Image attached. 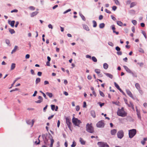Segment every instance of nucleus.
<instances>
[{
    "mask_svg": "<svg viewBox=\"0 0 147 147\" xmlns=\"http://www.w3.org/2000/svg\"><path fill=\"white\" fill-rule=\"evenodd\" d=\"M117 115L124 117L127 116V113L124 111V108L122 107L121 109H119L117 112Z\"/></svg>",
    "mask_w": 147,
    "mask_h": 147,
    "instance_id": "nucleus-1",
    "label": "nucleus"
},
{
    "mask_svg": "<svg viewBox=\"0 0 147 147\" xmlns=\"http://www.w3.org/2000/svg\"><path fill=\"white\" fill-rule=\"evenodd\" d=\"M86 131L88 132L92 133L94 131V128L91 124L87 123L86 126Z\"/></svg>",
    "mask_w": 147,
    "mask_h": 147,
    "instance_id": "nucleus-2",
    "label": "nucleus"
},
{
    "mask_svg": "<svg viewBox=\"0 0 147 147\" xmlns=\"http://www.w3.org/2000/svg\"><path fill=\"white\" fill-rule=\"evenodd\" d=\"M136 129H133L129 131V138H131L136 135Z\"/></svg>",
    "mask_w": 147,
    "mask_h": 147,
    "instance_id": "nucleus-3",
    "label": "nucleus"
},
{
    "mask_svg": "<svg viewBox=\"0 0 147 147\" xmlns=\"http://www.w3.org/2000/svg\"><path fill=\"white\" fill-rule=\"evenodd\" d=\"M97 144L99 147H109V145L106 142H98Z\"/></svg>",
    "mask_w": 147,
    "mask_h": 147,
    "instance_id": "nucleus-4",
    "label": "nucleus"
},
{
    "mask_svg": "<svg viewBox=\"0 0 147 147\" xmlns=\"http://www.w3.org/2000/svg\"><path fill=\"white\" fill-rule=\"evenodd\" d=\"M73 123L76 126H78L81 122L80 120H78L77 118L73 117L72 119Z\"/></svg>",
    "mask_w": 147,
    "mask_h": 147,
    "instance_id": "nucleus-5",
    "label": "nucleus"
},
{
    "mask_svg": "<svg viewBox=\"0 0 147 147\" xmlns=\"http://www.w3.org/2000/svg\"><path fill=\"white\" fill-rule=\"evenodd\" d=\"M66 123L69 129L71 130V123L70 121V119L69 117L65 118Z\"/></svg>",
    "mask_w": 147,
    "mask_h": 147,
    "instance_id": "nucleus-6",
    "label": "nucleus"
},
{
    "mask_svg": "<svg viewBox=\"0 0 147 147\" xmlns=\"http://www.w3.org/2000/svg\"><path fill=\"white\" fill-rule=\"evenodd\" d=\"M96 125L98 127L102 128L104 127L105 124L103 121H101L98 122Z\"/></svg>",
    "mask_w": 147,
    "mask_h": 147,
    "instance_id": "nucleus-7",
    "label": "nucleus"
},
{
    "mask_svg": "<svg viewBox=\"0 0 147 147\" xmlns=\"http://www.w3.org/2000/svg\"><path fill=\"white\" fill-rule=\"evenodd\" d=\"M124 136L123 132V130H121L118 131L117 133V136L118 138L121 139Z\"/></svg>",
    "mask_w": 147,
    "mask_h": 147,
    "instance_id": "nucleus-8",
    "label": "nucleus"
},
{
    "mask_svg": "<svg viewBox=\"0 0 147 147\" xmlns=\"http://www.w3.org/2000/svg\"><path fill=\"white\" fill-rule=\"evenodd\" d=\"M46 136L45 134H42V137L44 140L45 144L46 145H49V144L48 143V140L47 139Z\"/></svg>",
    "mask_w": 147,
    "mask_h": 147,
    "instance_id": "nucleus-9",
    "label": "nucleus"
},
{
    "mask_svg": "<svg viewBox=\"0 0 147 147\" xmlns=\"http://www.w3.org/2000/svg\"><path fill=\"white\" fill-rule=\"evenodd\" d=\"M123 67L127 72L133 75H134L133 73L130 69H129L125 65H124Z\"/></svg>",
    "mask_w": 147,
    "mask_h": 147,
    "instance_id": "nucleus-10",
    "label": "nucleus"
},
{
    "mask_svg": "<svg viewBox=\"0 0 147 147\" xmlns=\"http://www.w3.org/2000/svg\"><path fill=\"white\" fill-rule=\"evenodd\" d=\"M38 99H39V100H38L37 101H36L35 102L36 103H40L42 102L43 98L41 96H38Z\"/></svg>",
    "mask_w": 147,
    "mask_h": 147,
    "instance_id": "nucleus-11",
    "label": "nucleus"
},
{
    "mask_svg": "<svg viewBox=\"0 0 147 147\" xmlns=\"http://www.w3.org/2000/svg\"><path fill=\"white\" fill-rule=\"evenodd\" d=\"M126 92L127 94L131 97L133 98V95L131 92L129 90L126 89Z\"/></svg>",
    "mask_w": 147,
    "mask_h": 147,
    "instance_id": "nucleus-12",
    "label": "nucleus"
},
{
    "mask_svg": "<svg viewBox=\"0 0 147 147\" xmlns=\"http://www.w3.org/2000/svg\"><path fill=\"white\" fill-rule=\"evenodd\" d=\"M49 138H50L51 144L50 145V147H52L53 144L54 142V140L53 139L51 135H50V137H49Z\"/></svg>",
    "mask_w": 147,
    "mask_h": 147,
    "instance_id": "nucleus-13",
    "label": "nucleus"
},
{
    "mask_svg": "<svg viewBox=\"0 0 147 147\" xmlns=\"http://www.w3.org/2000/svg\"><path fill=\"white\" fill-rule=\"evenodd\" d=\"M38 13V12L37 11H35L34 12H32L30 14V16L32 17H33L34 16H36L37 15Z\"/></svg>",
    "mask_w": 147,
    "mask_h": 147,
    "instance_id": "nucleus-14",
    "label": "nucleus"
},
{
    "mask_svg": "<svg viewBox=\"0 0 147 147\" xmlns=\"http://www.w3.org/2000/svg\"><path fill=\"white\" fill-rule=\"evenodd\" d=\"M117 132V130L116 129H113L111 131V133L112 135H115Z\"/></svg>",
    "mask_w": 147,
    "mask_h": 147,
    "instance_id": "nucleus-15",
    "label": "nucleus"
},
{
    "mask_svg": "<svg viewBox=\"0 0 147 147\" xmlns=\"http://www.w3.org/2000/svg\"><path fill=\"white\" fill-rule=\"evenodd\" d=\"M80 142L82 144L84 145L85 144V141H84L81 138H80Z\"/></svg>",
    "mask_w": 147,
    "mask_h": 147,
    "instance_id": "nucleus-16",
    "label": "nucleus"
},
{
    "mask_svg": "<svg viewBox=\"0 0 147 147\" xmlns=\"http://www.w3.org/2000/svg\"><path fill=\"white\" fill-rule=\"evenodd\" d=\"M147 141V138H144L143 140L141 141V143L143 145H144L145 144V141Z\"/></svg>",
    "mask_w": 147,
    "mask_h": 147,
    "instance_id": "nucleus-17",
    "label": "nucleus"
},
{
    "mask_svg": "<svg viewBox=\"0 0 147 147\" xmlns=\"http://www.w3.org/2000/svg\"><path fill=\"white\" fill-rule=\"evenodd\" d=\"M91 116L94 118H95L96 117L95 113L94 111L92 110L91 111Z\"/></svg>",
    "mask_w": 147,
    "mask_h": 147,
    "instance_id": "nucleus-18",
    "label": "nucleus"
},
{
    "mask_svg": "<svg viewBox=\"0 0 147 147\" xmlns=\"http://www.w3.org/2000/svg\"><path fill=\"white\" fill-rule=\"evenodd\" d=\"M135 86L136 89H138V90H139L140 89V85L138 83H136L135 84Z\"/></svg>",
    "mask_w": 147,
    "mask_h": 147,
    "instance_id": "nucleus-19",
    "label": "nucleus"
},
{
    "mask_svg": "<svg viewBox=\"0 0 147 147\" xmlns=\"http://www.w3.org/2000/svg\"><path fill=\"white\" fill-rule=\"evenodd\" d=\"M137 4V3L136 2L131 3L130 4V7L132 8L136 6Z\"/></svg>",
    "mask_w": 147,
    "mask_h": 147,
    "instance_id": "nucleus-20",
    "label": "nucleus"
},
{
    "mask_svg": "<svg viewBox=\"0 0 147 147\" xmlns=\"http://www.w3.org/2000/svg\"><path fill=\"white\" fill-rule=\"evenodd\" d=\"M83 27L84 29L86 30L87 31H89V28L88 27V26L85 24H84L83 25Z\"/></svg>",
    "mask_w": 147,
    "mask_h": 147,
    "instance_id": "nucleus-21",
    "label": "nucleus"
},
{
    "mask_svg": "<svg viewBox=\"0 0 147 147\" xmlns=\"http://www.w3.org/2000/svg\"><path fill=\"white\" fill-rule=\"evenodd\" d=\"M105 74L107 77L110 78L111 79L112 78L113 76L111 74L109 73H105Z\"/></svg>",
    "mask_w": 147,
    "mask_h": 147,
    "instance_id": "nucleus-22",
    "label": "nucleus"
},
{
    "mask_svg": "<svg viewBox=\"0 0 147 147\" xmlns=\"http://www.w3.org/2000/svg\"><path fill=\"white\" fill-rule=\"evenodd\" d=\"M15 66L16 64L15 63H12L11 67V70H13L15 67Z\"/></svg>",
    "mask_w": 147,
    "mask_h": 147,
    "instance_id": "nucleus-23",
    "label": "nucleus"
},
{
    "mask_svg": "<svg viewBox=\"0 0 147 147\" xmlns=\"http://www.w3.org/2000/svg\"><path fill=\"white\" fill-rule=\"evenodd\" d=\"M18 46H15L14 49H13L12 51L11 52V53L13 54V53H15L16 51L18 48Z\"/></svg>",
    "mask_w": 147,
    "mask_h": 147,
    "instance_id": "nucleus-24",
    "label": "nucleus"
},
{
    "mask_svg": "<svg viewBox=\"0 0 147 147\" xmlns=\"http://www.w3.org/2000/svg\"><path fill=\"white\" fill-rule=\"evenodd\" d=\"M46 94L49 96L50 98H51L53 96V94L51 93L47 92L46 93Z\"/></svg>",
    "mask_w": 147,
    "mask_h": 147,
    "instance_id": "nucleus-25",
    "label": "nucleus"
},
{
    "mask_svg": "<svg viewBox=\"0 0 147 147\" xmlns=\"http://www.w3.org/2000/svg\"><path fill=\"white\" fill-rule=\"evenodd\" d=\"M103 67L105 69H107L108 67V65L107 63H105L103 64Z\"/></svg>",
    "mask_w": 147,
    "mask_h": 147,
    "instance_id": "nucleus-26",
    "label": "nucleus"
},
{
    "mask_svg": "<svg viewBox=\"0 0 147 147\" xmlns=\"http://www.w3.org/2000/svg\"><path fill=\"white\" fill-rule=\"evenodd\" d=\"M40 78H36L35 83L36 84H38V83L40 82Z\"/></svg>",
    "mask_w": 147,
    "mask_h": 147,
    "instance_id": "nucleus-27",
    "label": "nucleus"
},
{
    "mask_svg": "<svg viewBox=\"0 0 147 147\" xmlns=\"http://www.w3.org/2000/svg\"><path fill=\"white\" fill-rule=\"evenodd\" d=\"M80 15L81 17L82 20L84 21H85L86 19L84 16L81 13H80Z\"/></svg>",
    "mask_w": 147,
    "mask_h": 147,
    "instance_id": "nucleus-28",
    "label": "nucleus"
},
{
    "mask_svg": "<svg viewBox=\"0 0 147 147\" xmlns=\"http://www.w3.org/2000/svg\"><path fill=\"white\" fill-rule=\"evenodd\" d=\"M117 25L120 26H122L123 25V23L120 21H117Z\"/></svg>",
    "mask_w": 147,
    "mask_h": 147,
    "instance_id": "nucleus-29",
    "label": "nucleus"
},
{
    "mask_svg": "<svg viewBox=\"0 0 147 147\" xmlns=\"http://www.w3.org/2000/svg\"><path fill=\"white\" fill-rule=\"evenodd\" d=\"M99 26L100 28H102L105 26V24L103 23H101L100 24Z\"/></svg>",
    "mask_w": 147,
    "mask_h": 147,
    "instance_id": "nucleus-30",
    "label": "nucleus"
},
{
    "mask_svg": "<svg viewBox=\"0 0 147 147\" xmlns=\"http://www.w3.org/2000/svg\"><path fill=\"white\" fill-rule=\"evenodd\" d=\"M128 105L129 107H131L134 110V105L132 103L130 102V103L129 104H128Z\"/></svg>",
    "mask_w": 147,
    "mask_h": 147,
    "instance_id": "nucleus-31",
    "label": "nucleus"
},
{
    "mask_svg": "<svg viewBox=\"0 0 147 147\" xmlns=\"http://www.w3.org/2000/svg\"><path fill=\"white\" fill-rule=\"evenodd\" d=\"M95 71L97 74H99L100 73V70L98 69H95Z\"/></svg>",
    "mask_w": 147,
    "mask_h": 147,
    "instance_id": "nucleus-32",
    "label": "nucleus"
},
{
    "mask_svg": "<svg viewBox=\"0 0 147 147\" xmlns=\"http://www.w3.org/2000/svg\"><path fill=\"white\" fill-rule=\"evenodd\" d=\"M92 61L94 62H96L97 61V59L94 57H92Z\"/></svg>",
    "mask_w": 147,
    "mask_h": 147,
    "instance_id": "nucleus-33",
    "label": "nucleus"
},
{
    "mask_svg": "<svg viewBox=\"0 0 147 147\" xmlns=\"http://www.w3.org/2000/svg\"><path fill=\"white\" fill-rule=\"evenodd\" d=\"M15 23V21H11L10 24L11 26L12 27H13L14 26Z\"/></svg>",
    "mask_w": 147,
    "mask_h": 147,
    "instance_id": "nucleus-34",
    "label": "nucleus"
},
{
    "mask_svg": "<svg viewBox=\"0 0 147 147\" xmlns=\"http://www.w3.org/2000/svg\"><path fill=\"white\" fill-rule=\"evenodd\" d=\"M76 145V143L74 141H73V143L71 145V147H75Z\"/></svg>",
    "mask_w": 147,
    "mask_h": 147,
    "instance_id": "nucleus-35",
    "label": "nucleus"
},
{
    "mask_svg": "<svg viewBox=\"0 0 147 147\" xmlns=\"http://www.w3.org/2000/svg\"><path fill=\"white\" fill-rule=\"evenodd\" d=\"M92 22L93 24V27H96L97 26V24L96 22L95 21L93 20Z\"/></svg>",
    "mask_w": 147,
    "mask_h": 147,
    "instance_id": "nucleus-36",
    "label": "nucleus"
},
{
    "mask_svg": "<svg viewBox=\"0 0 147 147\" xmlns=\"http://www.w3.org/2000/svg\"><path fill=\"white\" fill-rule=\"evenodd\" d=\"M29 8L30 10L32 11L34 10L35 9V7L32 6H30Z\"/></svg>",
    "mask_w": 147,
    "mask_h": 147,
    "instance_id": "nucleus-37",
    "label": "nucleus"
},
{
    "mask_svg": "<svg viewBox=\"0 0 147 147\" xmlns=\"http://www.w3.org/2000/svg\"><path fill=\"white\" fill-rule=\"evenodd\" d=\"M10 32L11 34H13L15 33V31L13 29H10Z\"/></svg>",
    "mask_w": 147,
    "mask_h": 147,
    "instance_id": "nucleus-38",
    "label": "nucleus"
},
{
    "mask_svg": "<svg viewBox=\"0 0 147 147\" xmlns=\"http://www.w3.org/2000/svg\"><path fill=\"white\" fill-rule=\"evenodd\" d=\"M99 93H100V95L102 97H104L105 95H104L103 93L100 90L99 91Z\"/></svg>",
    "mask_w": 147,
    "mask_h": 147,
    "instance_id": "nucleus-39",
    "label": "nucleus"
},
{
    "mask_svg": "<svg viewBox=\"0 0 147 147\" xmlns=\"http://www.w3.org/2000/svg\"><path fill=\"white\" fill-rule=\"evenodd\" d=\"M114 1L116 5H120V3L118 0H115Z\"/></svg>",
    "mask_w": 147,
    "mask_h": 147,
    "instance_id": "nucleus-40",
    "label": "nucleus"
},
{
    "mask_svg": "<svg viewBox=\"0 0 147 147\" xmlns=\"http://www.w3.org/2000/svg\"><path fill=\"white\" fill-rule=\"evenodd\" d=\"M142 33L143 34L144 37L146 39L147 38L146 35V33H145V32L144 31H142Z\"/></svg>",
    "mask_w": 147,
    "mask_h": 147,
    "instance_id": "nucleus-41",
    "label": "nucleus"
},
{
    "mask_svg": "<svg viewBox=\"0 0 147 147\" xmlns=\"http://www.w3.org/2000/svg\"><path fill=\"white\" fill-rule=\"evenodd\" d=\"M132 22L133 24L134 25H136L137 24V21L136 20H132Z\"/></svg>",
    "mask_w": 147,
    "mask_h": 147,
    "instance_id": "nucleus-42",
    "label": "nucleus"
},
{
    "mask_svg": "<svg viewBox=\"0 0 147 147\" xmlns=\"http://www.w3.org/2000/svg\"><path fill=\"white\" fill-rule=\"evenodd\" d=\"M115 86V87L118 89L119 88V86L115 82H114Z\"/></svg>",
    "mask_w": 147,
    "mask_h": 147,
    "instance_id": "nucleus-43",
    "label": "nucleus"
},
{
    "mask_svg": "<svg viewBox=\"0 0 147 147\" xmlns=\"http://www.w3.org/2000/svg\"><path fill=\"white\" fill-rule=\"evenodd\" d=\"M108 44L111 47H113L114 45L113 43L111 42H109Z\"/></svg>",
    "mask_w": 147,
    "mask_h": 147,
    "instance_id": "nucleus-44",
    "label": "nucleus"
},
{
    "mask_svg": "<svg viewBox=\"0 0 147 147\" xmlns=\"http://www.w3.org/2000/svg\"><path fill=\"white\" fill-rule=\"evenodd\" d=\"M71 11V9H68L67 10L65 11L64 12H63V14H65L69 12L70 11Z\"/></svg>",
    "mask_w": 147,
    "mask_h": 147,
    "instance_id": "nucleus-45",
    "label": "nucleus"
},
{
    "mask_svg": "<svg viewBox=\"0 0 147 147\" xmlns=\"http://www.w3.org/2000/svg\"><path fill=\"white\" fill-rule=\"evenodd\" d=\"M51 109L53 111H54L55 109V106L54 105H51Z\"/></svg>",
    "mask_w": 147,
    "mask_h": 147,
    "instance_id": "nucleus-46",
    "label": "nucleus"
},
{
    "mask_svg": "<svg viewBox=\"0 0 147 147\" xmlns=\"http://www.w3.org/2000/svg\"><path fill=\"white\" fill-rule=\"evenodd\" d=\"M112 103L113 104H115L116 105H119V102H112Z\"/></svg>",
    "mask_w": 147,
    "mask_h": 147,
    "instance_id": "nucleus-47",
    "label": "nucleus"
},
{
    "mask_svg": "<svg viewBox=\"0 0 147 147\" xmlns=\"http://www.w3.org/2000/svg\"><path fill=\"white\" fill-rule=\"evenodd\" d=\"M48 27L49 28H51V29H52L53 28V27L52 25L50 24L48 25Z\"/></svg>",
    "mask_w": 147,
    "mask_h": 147,
    "instance_id": "nucleus-48",
    "label": "nucleus"
},
{
    "mask_svg": "<svg viewBox=\"0 0 147 147\" xmlns=\"http://www.w3.org/2000/svg\"><path fill=\"white\" fill-rule=\"evenodd\" d=\"M116 50L117 51H119L121 49L119 47H116L115 48Z\"/></svg>",
    "mask_w": 147,
    "mask_h": 147,
    "instance_id": "nucleus-49",
    "label": "nucleus"
},
{
    "mask_svg": "<svg viewBox=\"0 0 147 147\" xmlns=\"http://www.w3.org/2000/svg\"><path fill=\"white\" fill-rule=\"evenodd\" d=\"M18 11V10L17 9H13V10H12L11 12V13H13V12H17Z\"/></svg>",
    "mask_w": 147,
    "mask_h": 147,
    "instance_id": "nucleus-50",
    "label": "nucleus"
},
{
    "mask_svg": "<svg viewBox=\"0 0 147 147\" xmlns=\"http://www.w3.org/2000/svg\"><path fill=\"white\" fill-rule=\"evenodd\" d=\"M137 114L138 115V117L139 118H140L141 117L140 116V112H138V113H137Z\"/></svg>",
    "mask_w": 147,
    "mask_h": 147,
    "instance_id": "nucleus-51",
    "label": "nucleus"
},
{
    "mask_svg": "<svg viewBox=\"0 0 147 147\" xmlns=\"http://www.w3.org/2000/svg\"><path fill=\"white\" fill-rule=\"evenodd\" d=\"M80 110V107L79 106H77L76 107V110L77 111H78Z\"/></svg>",
    "mask_w": 147,
    "mask_h": 147,
    "instance_id": "nucleus-52",
    "label": "nucleus"
},
{
    "mask_svg": "<svg viewBox=\"0 0 147 147\" xmlns=\"http://www.w3.org/2000/svg\"><path fill=\"white\" fill-rule=\"evenodd\" d=\"M49 84V82L47 81H45L44 82V84L45 85H46V84Z\"/></svg>",
    "mask_w": 147,
    "mask_h": 147,
    "instance_id": "nucleus-53",
    "label": "nucleus"
},
{
    "mask_svg": "<svg viewBox=\"0 0 147 147\" xmlns=\"http://www.w3.org/2000/svg\"><path fill=\"white\" fill-rule=\"evenodd\" d=\"M117 54L118 55H121L122 54V53L121 51H118L117 52Z\"/></svg>",
    "mask_w": 147,
    "mask_h": 147,
    "instance_id": "nucleus-54",
    "label": "nucleus"
},
{
    "mask_svg": "<svg viewBox=\"0 0 147 147\" xmlns=\"http://www.w3.org/2000/svg\"><path fill=\"white\" fill-rule=\"evenodd\" d=\"M42 73L41 72L39 71L37 73V75L38 76H41L42 75Z\"/></svg>",
    "mask_w": 147,
    "mask_h": 147,
    "instance_id": "nucleus-55",
    "label": "nucleus"
},
{
    "mask_svg": "<svg viewBox=\"0 0 147 147\" xmlns=\"http://www.w3.org/2000/svg\"><path fill=\"white\" fill-rule=\"evenodd\" d=\"M37 93V91H34V94H33L32 95V96H34V97L36 96V94Z\"/></svg>",
    "mask_w": 147,
    "mask_h": 147,
    "instance_id": "nucleus-56",
    "label": "nucleus"
},
{
    "mask_svg": "<svg viewBox=\"0 0 147 147\" xmlns=\"http://www.w3.org/2000/svg\"><path fill=\"white\" fill-rule=\"evenodd\" d=\"M117 7L116 6H113V7H112V9L114 11H115L116 10V9H117Z\"/></svg>",
    "mask_w": 147,
    "mask_h": 147,
    "instance_id": "nucleus-57",
    "label": "nucleus"
},
{
    "mask_svg": "<svg viewBox=\"0 0 147 147\" xmlns=\"http://www.w3.org/2000/svg\"><path fill=\"white\" fill-rule=\"evenodd\" d=\"M47 107H48V105H46V106L45 107H44V108H43V111L44 112H45V111H46V110L47 109Z\"/></svg>",
    "mask_w": 147,
    "mask_h": 147,
    "instance_id": "nucleus-58",
    "label": "nucleus"
},
{
    "mask_svg": "<svg viewBox=\"0 0 147 147\" xmlns=\"http://www.w3.org/2000/svg\"><path fill=\"white\" fill-rule=\"evenodd\" d=\"M30 57V55L29 54H27L25 56V58L26 59H27L29 58Z\"/></svg>",
    "mask_w": 147,
    "mask_h": 147,
    "instance_id": "nucleus-59",
    "label": "nucleus"
},
{
    "mask_svg": "<svg viewBox=\"0 0 147 147\" xmlns=\"http://www.w3.org/2000/svg\"><path fill=\"white\" fill-rule=\"evenodd\" d=\"M105 11L107 13H111V11L108 10L107 9H106Z\"/></svg>",
    "mask_w": 147,
    "mask_h": 147,
    "instance_id": "nucleus-60",
    "label": "nucleus"
},
{
    "mask_svg": "<svg viewBox=\"0 0 147 147\" xmlns=\"http://www.w3.org/2000/svg\"><path fill=\"white\" fill-rule=\"evenodd\" d=\"M138 90L139 92L140 93V94H143V92L142 90H141L140 89L139 90Z\"/></svg>",
    "mask_w": 147,
    "mask_h": 147,
    "instance_id": "nucleus-61",
    "label": "nucleus"
},
{
    "mask_svg": "<svg viewBox=\"0 0 147 147\" xmlns=\"http://www.w3.org/2000/svg\"><path fill=\"white\" fill-rule=\"evenodd\" d=\"M30 72H31V74L32 75H34L35 74V73H34V71L33 69H31L30 70Z\"/></svg>",
    "mask_w": 147,
    "mask_h": 147,
    "instance_id": "nucleus-62",
    "label": "nucleus"
},
{
    "mask_svg": "<svg viewBox=\"0 0 147 147\" xmlns=\"http://www.w3.org/2000/svg\"><path fill=\"white\" fill-rule=\"evenodd\" d=\"M98 103L100 104V105L101 107L102 106L104 105L105 103H101L100 102H99Z\"/></svg>",
    "mask_w": 147,
    "mask_h": 147,
    "instance_id": "nucleus-63",
    "label": "nucleus"
},
{
    "mask_svg": "<svg viewBox=\"0 0 147 147\" xmlns=\"http://www.w3.org/2000/svg\"><path fill=\"white\" fill-rule=\"evenodd\" d=\"M103 16L102 15H100L99 16V20H101L103 18Z\"/></svg>",
    "mask_w": 147,
    "mask_h": 147,
    "instance_id": "nucleus-64",
    "label": "nucleus"
}]
</instances>
